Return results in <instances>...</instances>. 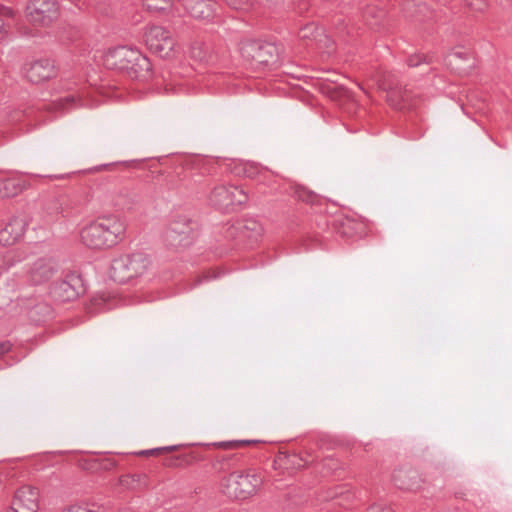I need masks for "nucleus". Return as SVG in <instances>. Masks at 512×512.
Instances as JSON below:
<instances>
[{"mask_svg": "<svg viewBox=\"0 0 512 512\" xmlns=\"http://www.w3.org/2000/svg\"><path fill=\"white\" fill-rule=\"evenodd\" d=\"M50 274H51V270L45 269L43 276H41L40 278H48L50 276Z\"/></svg>", "mask_w": 512, "mask_h": 512, "instance_id": "33", "label": "nucleus"}, {"mask_svg": "<svg viewBox=\"0 0 512 512\" xmlns=\"http://www.w3.org/2000/svg\"><path fill=\"white\" fill-rule=\"evenodd\" d=\"M62 512H104V508L93 501H80L67 505Z\"/></svg>", "mask_w": 512, "mask_h": 512, "instance_id": "17", "label": "nucleus"}, {"mask_svg": "<svg viewBox=\"0 0 512 512\" xmlns=\"http://www.w3.org/2000/svg\"><path fill=\"white\" fill-rule=\"evenodd\" d=\"M298 198L302 201H310L313 198V193L305 189L298 190Z\"/></svg>", "mask_w": 512, "mask_h": 512, "instance_id": "27", "label": "nucleus"}, {"mask_svg": "<svg viewBox=\"0 0 512 512\" xmlns=\"http://www.w3.org/2000/svg\"><path fill=\"white\" fill-rule=\"evenodd\" d=\"M243 228L245 229V231L247 232V236L249 237L254 235H261L263 231L262 226L254 220L246 221Z\"/></svg>", "mask_w": 512, "mask_h": 512, "instance_id": "22", "label": "nucleus"}, {"mask_svg": "<svg viewBox=\"0 0 512 512\" xmlns=\"http://www.w3.org/2000/svg\"><path fill=\"white\" fill-rule=\"evenodd\" d=\"M367 512H392V509L385 504L375 503L368 508Z\"/></svg>", "mask_w": 512, "mask_h": 512, "instance_id": "24", "label": "nucleus"}, {"mask_svg": "<svg viewBox=\"0 0 512 512\" xmlns=\"http://www.w3.org/2000/svg\"><path fill=\"white\" fill-rule=\"evenodd\" d=\"M226 3L235 8V9H241L243 8L244 4L246 3V0H225Z\"/></svg>", "mask_w": 512, "mask_h": 512, "instance_id": "29", "label": "nucleus"}, {"mask_svg": "<svg viewBox=\"0 0 512 512\" xmlns=\"http://www.w3.org/2000/svg\"><path fill=\"white\" fill-rule=\"evenodd\" d=\"M255 175V168L251 167L250 171H247L248 177H253Z\"/></svg>", "mask_w": 512, "mask_h": 512, "instance_id": "34", "label": "nucleus"}, {"mask_svg": "<svg viewBox=\"0 0 512 512\" xmlns=\"http://www.w3.org/2000/svg\"><path fill=\"white\" fill-rule=\"evenodd\" d=\"M468 5L476 10V11H481L485 8L486 4H485V1L484 0H472L470 2H468Z\"/></svg>", "mask_w": 512, "mask_h": 512, "instance_id": "26", "label": "nucleus"}, {"mask_svg": "<svg viewBox=\"0 0 512 512\" xmlns=\"http://www.w3.org/2000/svg\"><path fill=\"white\" fill-rule=\"evenodd\" d=\"M275 48L271 44H261L258 42H248L241 47L244 57L254 59L259 63H267L273 57Z\"/></svg>", "mask_w": 512, "mask_h": 512, "instance_id": "10", "label": "nucleus"}, {"mask_svg": "<svg viewBox=\"0 0 512 512\" xmlns=\"http://www.w3.org/2000/svg\"><path fill=\"white\" fill-rule=\"evenodd\" d=\"M334 98L338 99V98H347V99H350L351 98V93L343 88V87H339L337 88V91H336V95L333 96Z\"/></svg>", "mask_w": 512, "mask_h": 512, "instance_id": "28", "label": "nucleus"}, {"mask_svg": "<svg viewBox=\"0 0 512 512\" xmlns=\"http://www.w3.org/2000/svg\"><path fill=\"white\" fill-rule=\"evenodd\" d=\"M38 491L31 486H22L14 494L7 512H37Z\"/></svg>", "mask_w": 512, "mask_h": 512, "instance_id": "6", "label": "nucleus"}, {"mask_svg": "<svg viewBox=\"0 0 512 512\" xmlns=\"http://www.w3.org/2000/svg\"><path fill=\"white\" fill-rule=\"evenodd\" d=\"M83 289L80 280L71 278L69 281H63L57 287L55 293L63 301H71L77 298Z\"/></svg>", "mask_w": 512, "mask_h": 512, "instance_id": "13", "label": "nucleus"}, {"mask_svg": "<svg viewBox=\"0 0 512 512\" xmlns=\"http://www.w3.org/2000/svg\"><path fill=\"white\" fill-rule=\"evenodd\" d=\"M137 56L133 59V62L130 64L129 69L133 71L136 77L144 76V73H148L150 71V61L148 58L143 56L139 51H137Z\"/></svg>", "mask_w": 512, "mask_h": 512, "instance_id": "18", "label": "nucleus"}, {"mask_svg": "<svg viewBox=\"0 0 512 512\" xmlns=\"http://www.w3.org/2000/svg\"><path fill=\"white\" fill-rule=\"evenodd\" d=\"M26 231V221L20 217L10 219L0 228V245L10 247L20 242Z\"/></svg>", "mask_w": 512, "mask_h": 512, "instance_id": "8", "label": "nucleus"}, {"mask_svg": "<svg viewBox=\"0 0 512 512\" xmlns=\"http://www.w3.org/2000/svg\"><path fill=\"white\" fill-rule=\"evenodd\" d=\"M75 101L73 96H67L59 101L53 102L49 105L48 110L53 112H58L64 110L69 105H72Z\"/></svg>", "mask_w": 512, "mask_h": 512, "instance_id": "20", "label": "nucleus"}, {"mask_svg": "<svg viewBox=\"0 0 512 512\" xmlns=\"http://www.w3.org/2000/svg\"><path fill=\"white\" fill-rule=\"evenodd\" d=\"M426 57L422 54H414L409 57L408 59V65L411 67L418 66L420 63L425 62Z\"/></svg>", "mask_w": 512, "mask_h": 512, "instance_id": "23", "label": "nucleus"}, {"mask_svg": "<svg viewBox=\"0 0 512 512\" xmlns=\"http://www.w3.org/2000/svg\"><path fill=\"white\" fill-rule=\"evenodd\" d=\"M394 481L401 488L416 489L421 484V479L415 470L400 469L394 473Z\"/></svg>", "mask_w": 512, "mask_h": 512, "instance_id": "15", "label": "nucleus"}, {"mask_svg": "<svg viewBox=\"0 0 512 512\" xmlns=\"http://www.w3.org/2000/svg\"><path fill=\"white\" fill-rule=\"evenodd\" d=\"M24 76L32 83H41L55 76L56 70L53 61L40 59L26 63L23 66Z\"/></svg>", "mask_w": 512, "mask_h": 512, "instance_id": "7", "label": "nucleus"}, {"mask_svg": "<svg viewBox=\"0 0 512 512\" xmlns=\"http://www.w3.org/2000/svg\"><path fill=\"white\" fill-rule=\"evenodd\" d=\"M137 56V50L126 47L114 49L107 56V63L119 69H129L130 64Z\"/></svg>", "mask_w": 512, "mask_h": 512, "instance_id": "11", "label": "nucleus"}, {"mask_svg": "<svg viewBox=\"0 0 512 512\" xmlns=\"http://www.w3.org/2000/svg\"><path fill=\"white\" fill-rule=\"evenodd\" d=\"M264 483L263 475L252 468L236 469L222 477L220 491L228 498L246 500L254 497Z\"/></svg>", "mask_w": 512, "mask_h": 512, "instance_id": "1", "label": "nucleus"}, {"mask_svg": "<svg viewBox=\"0 0 512 512\" xmlns=\"http://www.w3.org/2000/svg\"><path fill=\"white\" fill-rule=\"evenodd\" d=\"M185 6L192 17L203 20L213 15L215 2L213 0H186Z\"/></svg>", "mask_w": 512, "mask_h": 512, "instance_id": "12", "label": "nucleus"}, {"mask_svg": "<svg viewBox=\"0 0 512 512\" xmlns=\"http://www.w3.org/2000/svg\"><path fill=\"white\" fill-rule=\"evenodd\" d=\"M299 38L302 41L307 40H316L318 43H321L322 40L328 41V39L321 33L320 29H318L314 24H309L303 27L299 31Z\"/></svg>", "mask_w": 512, "mask_h": 512, "instance_id": "19", "label": "nucleus"}, {"mask_svg": "<svg viewBox=\"0 0 512 512\" xmlns=\"http://www.w3.org/2000/svg\"><path fill=\"white\" fill-rule=\"evenodd\" d=\"M145 43L151 52L160 57L169 56L174 48V40L170 32L158 26L148 29L145 34Z\"/></svg>", "mask_w": 512, "mask_h": 512, "instance_id": "4", "label": "nucleus"}, {"mask_svg": "<svg viewBox=\"0 0 512 512\" xmlns=\"http://www.w3.org/2000/svg\"><path fill=\"white\" fill-rule=\"evenodd\" d=\"M171 449L172 448H158V449H153V450L147 451L145 453L149 454V455H157V454L161 453L164 450H171Z\"/></svg>", "mask_w": 512, "mask_h": 512, "instance_id": "31", "label": "nucleus"}, {"mask_svg": "<svg viewBox=\"0 0 512 512\" xmlns=\"http://www.w3.org/2000/svg\"><path fill=\"white\" fill-rule=\"evenodd\" d=\"M378 89L383 92H386V99L391 106L395 108H400L399 96L401 93V89L392 77H384L378 83Z\"/></svg>", "mask_w": 512, "mask_h": 512, "instance_id": "14", "label": "nucleus"}, {"mask_svg": "<svg viewBox=\"0 0 512 512\" xmlns=\"http://www.w3.org/2000/svg\"><path fill=\"white\" fill-rule=\"evenodd\" d=\"M5 269L4 258L0 255V272Z\"/></svg>", "mask_w": 512, "mask_h": 512, "instance_id": "32", "label": "nucleus"}, {"mask_svg": "<svg viewBox=\"0 0 512 512\" xmlns=\"http://www.w3.org/2000/svg\"><path fill=\"white\" fill-rule=\"evenodd\" d=\"M124 231L125 224L119 217H102L82 229L81 241L94 249L110 247L118 242Z\"/></svg>", "mask_w": 512, "mask_h": 512, "instance_id": "2", "label": "nucleus"}, {"mask_svg": "<svg viewBox=\"0 0 512 512\" xmlns=\"http://www.w3.org/2000/svg\"><path fill=\"white\" fill-rule=\"evenodd\" d=\"M247 200L246 194L237 187L220 185L211 193V201L217 205L242 204Z\"/></svg>", "mask_w": 512, "mask_h": 512, "instance_id": "9", "label": "nucleus"}, {"mask_svg": "<svg viewBox=\"0 0 512 512\" xmlns=\"http://www.w3.org/2000/svg\"><path fill=\"white\" fill-rule=\"evenodd\" d=\"M251 441H231L222 443L221 446L224 448H238L247 444H250Z\"/></svg>", "mask_w": 512, "mask_h": 512, "instance_id": "25", "label": "nucleus"}, {"mask_svg": "<svg viewBox=\"0 0 512 512\" xmlns=\"http://www.w3.org/2000/svg\"><path fill=\"white\" fill-rule=\"evenodd\" d=\"M11 349V344L9 342L0 343V356L8 353Z\"/></svg>", "mask_w": 512, "mask_h": 512, "instance_id": "30", "label": "nucleus"}, {"mask_svg": "<svg viewBox=\"0 0 512 512\" xmlns=\"http://www.w3.org/2000/svg\"><path fill=\"white\" fill-rule=\"evenodd\" d=\"M27 13L33 24L46 26L58 17V5L54 0H32Z\"/></svg>", "mask_w": 512, "mask_h": 512, "instance_id": "5", "label": "nucleus"}, {"mask_svg": "<svg viewBox=\"0 0 512 512\" xmlns=\"http://www.w3.org/2000/svg\"><path fill=\"white\" fill-rule=\"evenodd\" d=\"M27 184L18 177L0 180V195L3 197L16 196L26 188Z\"/></svg>", "mask_w": 512, "mask_h": 512, "instance_id": "16", "label": "nucleus"}, {"mask_svg": "<svg viewBox=\"0 0 512 512\" xmlns=\"http://www.w3.org/2000/svg\"><path fill=\"white\" fill-rule=\"evenodd\" d=\"M150 264V259L144 254L119 256L111 264L112 277L118 281L132 279L142 275Z\"/></svg>", "mask_w": 512, "mask_h": 512, "instance_id": "3", "label": "nucleus"}, {"mask_svg": "<svg viewBox=\"0 0 512 512\" xmlns=\"http://www.w3.org/2000/svg\"><path fill=\"white\" fill-rule=\"evenodd\" d=\"M144 5L151 11H161L166 9L171 0H142Z\"/></svg>", "mask_w": 512, "mask_h": 512, "instance_id": "21", "label": "nucleus"}]
</instances>
